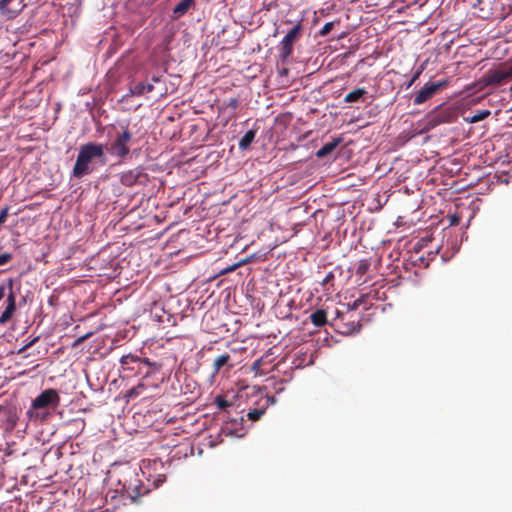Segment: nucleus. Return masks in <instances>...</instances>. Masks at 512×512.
Listing matches in <instances>:
<instances>
[{"instance_id":"f257e3e1","label":"nucleus","mask_w":512,"mask_h":512,"mask_svg":"<svg viewBox=\"0 0 512 512\" xmlns=\"http://www.w3.org/2000/svg\"><path fill=\"white\" fill-rule=\"evenodd\" d=\"M106 163L105 145L98 142L85 143L79 148L72 175L80 179L93 173L97 164L104 166Z\"/></svg>"},{"instance_id":"f03ea898","label":"nucleus","mask_w":512,"mask_h":512,"mask_svg":"<svg viewBox=\"0 0 512 512\" xmlns=\"http://www.w3.org/2000/svg\"><path fill=\"white\" fill-rule=\"evenodd\" d=\"M60 401L61 398L56 389L43 390L32 400L26 411L28 420L34 423H44L51 416V410H55L60 405Z\"/></svg>"},{"instance_id":"7ed1b4c3","label":"nucleus","mask_w":512,"mask_h":512,"mask_svg":"<svg viewBox=\"0 0 512 512\" xmlns=\"http://www.w3.org/2000/svg\"><path fill=\"white\" fill-rule=\"evenodd\" d=\"M457 118L458 112L455 108L439 105L426 114L425 118L423 119L424 126L421 132L426 133L441 124L453 123L457 120Z\"/></svg>"},{"instance_id":"20e7f679","label":"nucleus","mask_w":512,"mask_h":512,"mask_svg":"<svg viewBox=\"0 0 512 512\" xmlns=\"http://www.w3.org/2000/svg\"><path fill=\"white\" fill-rule=\"evenodd\" d=\"M131 140L132 133L128 127H121V130L116 131L110 142L105 146V150L110 156L124 160L130 154Z\"/></svg>"},{"instance_id":"39448f33","label":"nucleus","mask_w":512,"mask_h":512,"mask_svg":"<svg viewBox=\"0 0 512 512\" xmlns=\"http://www.w3.org/2000/svg\"><path fill=\"white\" fill-rule=\"evenodd\" d=\"M510 80H512V64L502 63L485 72L480 82L483 86L488 87L503 85Z\"/></svg>"},{"instance_id":"423d86ee","label":"nucleus","mask_w":512,"mask_h":512,"mask_svg":"<svg viewBox=\"0 0 512 512\" xmlns=\"http://www.w3.org/2000/svg\"><path fill=\"white\" fill-rule=\"evenodd\" d=\"M303 25L301 22L296 24L282 39L279 44L278 51L280 58L285 61L287 60L293 53V45L296 43L302 36Z\"/></svg>"},{"instance_id":"0eeeda50","label":"nucleus","mask_w":512,"mask_h":512,"mask_svg":"<svg viewBox=\"0 0 512 512\" xmlns=\"http://www.w3.org/2000/svg\"><path fill=\"white\" fill-rule=\"evenodd\" d=\"M447 85V81H439V82H428L426 83L414 96L413 103L415 105H420L428 100H430L434 95H436L442 88Z\"/></svg>"},{"instance_id":"6e6552de","label":"nucleus","mask_w":512,"mask_h":512,"mask_svg":"<svg viewBox=\"0 0 512 512\" xmlns=\"http://www.w3.org/2000/svg\"><path fill=\"white\" fill-rule=\"evenodd\" d=\"M8 287L10 288V293L7 295L6 299V308L0 315V325L6 324L13 316L16 310V296L12 290L13 288V279H8Z\"/></svg>"},{"instance_id":"1a4fd4ad","label":"nucleus","mask_w":512,"mask_h":512,"mask_svg":"<svg viewBox=\"0 0 512 512\" xmlns=\"http://www.w3.org/2000/svg\"><path fill=\"white\" fill-rule=\"evenodd\" d=\"M145 175L138 168L128 170L123 172L120 177V181L124 186L131 187L137 183L141 182V178H144Z\"/></svg>"},{"instance_id":"9d476101","label":"nucleus","mask_w":512,"mask_h":512,"mask_svg":"<svg viewBox=\"0 0 512 512\" xmlns=\"http://www.w3.org/2000/svg\"><path fill=\"white\" fill-rule=\"evenodd\" d=\"M139 480L134 478L133 483L131 482L129 485H126V483L121 484V481H119V484L121 485V488L117 489L120 493H122L127 498H130L131 500L135 501L140 496V490H139Z\"/></svg>"},{"instance_id":"9b49d317","label":"nucleus","mask_w":512,"mask_h":512,"mask_svg":"<svg viewBox=\"0 0 512 512\" xmlns=\"http://www.w3.org/2000/svg\"><path fill=\"white\" fill-rule=\"evenodd\" d=\"M341 142H342L341 138H335L332 141L324 144L316 152V157L317 158H324V157H326L327 155L331 154Z\"/></svg>"},{"instance_id":"f8f14e48","label":"nucleus","mask_w":512,"mask_h":512,"mask_svg":"<svg viewBox=\"0 0 512 512\" xmlns=\"http://www.w3.org/2000/svg\"><path fill=\"white\" fill-rule=\"evenodd\" d=\"M194 4V0H181L173 9V17L183 16Z\"/></svg>"},{"instance_id":"ddd939ff","label":"nucleus","mask_w":512,"mask_h":512,"mask_svg":"<svg viewBox=\"0 0 512 512\" xmlns=\"http://www.w3.org/2000/svg\"><path fill=\"white\" fill-rule=\"evenodd\" d=\"M312 324L316 327H322L327 323V313L323 309H317L310 315Z\"/></svg>"},{"instance_id":"4468645a","label":"nucleus","mask_w":512,"mask_h":512,"mask_svg":"<svg viewBox=\"0 0 512 512\" xmlns=\"http://www.w3.org/2000/svg\"><path fill=\"white\" fill-rule=\"evenodd\" d=\"M367 90L365 88H357L344 97V102L346 103H354L363 100L364 96L367 95Z\"/></svg>"},{"instance_id":"2eb2a0df","label":"nucleus","mask_w":512,"mask_h":512,"mask_svg":"<svg viewBox=\"0 0 512 512\" xmlns=\"http://www.w3.org/2000/svg\"><path fill=\"white\" fill-rule=\"evenodd\" d=\"M153 89V84H144L142 82H139L130 88V92L132 95L141 96L145 93L152 92Z\"/></svg>"},{"instance_id":"dca6fc26","label":"nucleus","mask_w":512,"mask_h":512,"mask_svg":"<svg viewBox=\"0 0 512 512\" xmlns=\"http://www.w3.org/2000/svg\"><path fill=\"white\" fill-rule=\"evenodd\" d=\"M256 137V130H248L239 141V149L246 150L250 147L251 143Z\"/></svg>"},{"instance_id":"f3484780","label":"nucleus","mask_w":512,"mask_h":512,"mask_svg":"<svg viewBox=\"0 0 512 512\" xmlns=\"http://www.w3.org/2000/svg\"><path fill=\"white\" fill-rule=\"evenodd\" d=\"M230 359L231 357L228 353L216 357L213 362V373L218 374L221 368L228 364Z\"/></svg>"},{"instance_id":"a211bd4d","label":"nucleus","mask_w":512,"mask_h":512,"mask_svg":"<svg viewBox=\"0 0 512 512\" xmlns=\"http://www.w3.org/2000/svg\"><path fill=\"white\" fill-rule=\"evenodd\" d=\"M140 360V357L132 354L123 355L120 359V364L123 369L133 370V367H130L131 364L137 363Z\"/></svg>"},{"instance_id":"6ab92c4d","label":"nucleus","mask_w":512,"mask_h":512,"mask_svg":"<svg viewBox=\"0 0 512 512\" xmlns=\"http://www.w3.org/2000/svg\"><path fill=\"white\" fill-rule=\"evenodd\" d=\"M370 268V262L367 259H362L359 261L357 268H356V274L359 276H363L367 273V271Z\"/></svg>"},{"instance_id":"aec40b11","label":"nucleus","mask_w":512,"mask_h":512,"mask_svg":"<svg viewBox=\"0 0 512 512\" xmlns=\"http://www.w3.org/2000/svg\"><path fill=\"white\" fill-rule=\"evenodd\" d=\"M12 0H0V10L2 14L7 15L8 17L12 18L17 15V11H11L8 9V4Z\"/></svg>"},{"instance_id":"412c9836","label":"nucleus","mask_w":512,"mask_h":512,"mask_svg":"<svg viewBox=\"0 0 512 512\" xmlns=\"http://www.w3.org/2000/svg\"><path fill=\"white\" fill-rule=\"evenodd\" d=\"M490 114L491 113H490L489 110H481V111H478L476 114H474L467 121L470 122V123H477V122L482 121L485 118H487Z\"/></svg>"},{"instance_id":"4be33fe9","label":"nucleus","mask_w":512,"mask_h":512,"mask_svg":"<svg viewBox=\"0 0 512 512\" xmlns=\"http://www.w3.org/2000/svg\"><path fill=\"white\" fill-rule=\"evenodd\" d=\"M264 413V409H250L247 413V417L252 421H256L259 420Z\"/></svg>"},{"instance_id":"5701e85b","label":"nucleus","mask_w":512,"mask_h":512,"mask_svg":"<svg viewBox=\"0 0 512 512\" xmlns=\"http://www.w3.org/2000/svg\"><path fill=\"white\" fill-rule=\"evenodd\" d=\"M145 388V385L140 383L138 384L137 386L131 388L128 392H127V396L128 397H131V398H134V397H137L139 396L142 391L144 390Z\"/></svg>"},{"instance_id":"b1692460","label":"nucleus","mask_w":512,"mask_h":512,"mask_svg":"<svg viewBox=\"0 0 512 512\" xmlns=\"http://www.w3.org/2000/svg\"><path fill=\"white\" fill-rule=\"evenodd\" d=\"M215 404L221 410L226 409L227 407H230L232 405L231 402H229L227 399H225L222 396H217L215 398Z\"/></svg>"},{"instance_id":"393cba45","label":"nucleus","mask_w":512,"mask_h":512,"mask_svg":"<svg viewBox=\"0 0 512 512\" xmlns=\"http://www.w3.org/2000/svg\"><path fill=\"white\" fill-rule=\"evenodd\" d=\"M335 25V22H328L326 23L323 28L319 31L320 36H326L330 33V31L333 29Z\"/></svg>"},{"instance_id":"a878e982","label":"nucleus","mask_w":512,"mask_h":512,"mask_svg":"<svg viewBox=\"0 0 512 512\" xmlns=\"http://www.w3.org/2000/svg\"><path fill=\"white\" fill-rule=\"evenodd\" d=\"M13 259V255L11 253L5 252L0 254V266L6 265Z\"/></svg>"},{"instance_id":"bb28decb","label":"nucleus","mask_w":512,"mask_h":512,"mask_svg":"<svg viewBox=\"0 0 512 512\" xmlns=\"http://www.w3.org/2000/svg\"><path fill=\"white\" fill-rule=\"evenodd\" d=\"M92 334H93L92 332H88L85 335L77 338L72 346L78 347L80 344H82L84 341H86L88 338H90L92 336Z\"/></svg>"},{"instance_id":"cd10ccee","label":"nucleus","mask_w":512,"mask_h":512,"mask_svg":"<svg viewBox=\"0 0 512 512\" xmlns=\"http://www.w3.org/2000/svg\"><path fill=\"white\" fill-rule=\"evenodd\" d=\"M138 362L143 363L147 366L153 367L155 370H159L161 367L159 364L151 362L148 358H140V360Z\"/></svg>"},{"instance_id":"c85d7f7f","label":"nucleus","mask_w":512,"mask_h":512,"mask_svg":"<svg viewBox=\"0 0 512 512\" xmlns=\"http://www.w3.org/2000/svg\"><path fill=\"white\" fill-rule=\"evenodd\" d=\"M9 206L4 207L0 212V224L2 225L7 220V217L9 215Z\"/></svg>"},{"instance_id":"c756f323","label":"nucleus","mask_w":512,"mask_h":512,"mask_svg":"<svg viewBox=\"0 0 512 512\" xmlns=\"http://www.w3.org/2000/svg\"><path fill=\"white\" fill-rule=\"evenodd\" d=\"M335 276H334V273L333 272H329L325 277L324 279L322 280L321 284L323 286H327L329 284L332 285V282L334 280Z\"/></svg>"},{"instance_id":"7c9ffc66","label":"nucleus","mask_w":512,"mask_h":512,"mask_svg":"<svg viewBox=\"0 0 512 512\" xmlns=\"http://www.w3.org/2000/svg\"><path fill=\"white\" fill-rule=\"evenodd\" d=\"M239 102L237 98H230L227 102V106L230 107L233 110H236L238 108Z\"/></svg>"},{"instance_id":"2f4dec72","label":"nucleus","mask_w":512,"mask_h":512,"mask_svg":"<svg viewBox=\"0 0 512 512\" xmlns=\"http://www.w3.org/2000/svg\"><path fill=\"white\" fill-rule=\"evenodd\" d=\"M241 265V263H236V264H233L225 269H223L221 272H220V275H224V274H227V273H230L232 271H234L236 268H238L239 266Z\"/></svg>"},{"instance_id":"473e14b6","label":"nucleus","mask_w":512,"mask_h":512,"mask_svg":"<svg viewBox=\"0 0 512 512\" xmlns=\"http://www.w3.org/2000/svg\"><path fill=\"white\" fill-rule=\"evenodd\" d=\"M422 73V70H418L414 73V75L411 77V80L409 81V83L407 84V87H411L414 82L419 78L420 74Z\"/></svg>"},{"instance_id":"72a5a7b5","label":"nucleus","mask_w":512,"mask_h":512,"mask_svg":"<svg viewBox=\"0 0 512 512\" xmlns=\"http://www.w3.org/2000/svg\"><path fill=\"white\" fill-rule=\"evenodd\" d=\"M38 340V337L34 338L33 340H31L29 343H27L25 346H23L19 351H18V354H21L23 353L24 351H26L28 348H30L32 345L35 344V342Z\"/></svg>"},{"instance_id":"f704fd0d","label":"nucleus","mask_w":512,"mask_h":512,"mask_svg":"<svg viewBox=\"0 0 512 512\" xmlns=\"http://www.w3.org/2000/svg\"><path fill=\"white\" fill-rule=\"evenodd\" d=\"M261 362H262V359H257L253 364H252V370L255 371L256 373H259L260 372V367H261Z\"/></svg>"},{"instance_id":"c9c22d12","label":"nucleus","mask_w":512,"mask_h":512,"mask_svg":"<svg viewBox=\"0 0 512 512\" xmlns=\"http://www.w3.org/2000/svg\"><path fill=\"white\" fill-rule=\"evenodd\" d=\"M360 304H361V300H359V299H358V300H355V301L353 302V304L351 305V309H352V310L357 309V308L360 306Z\"/></svg>"},{"instance_id":"e433bc0d","label":"nucleus","mask_w":512,"mask_h":512,"mask_svg":"<svg viewBox=\"0 0 512 512\" xmlns=\"http://www.w3.org/2000/svg\"><path fill=\"white\" fill-rule=\"evenodd\" d=\"M4 296H5V287L0 286V301L4 298Z\"/></svg>"},{"instance_id":"4c0bfd02","label":"nucleus","mask_w":512,"mask_h":512,"mask_svg":"<svg viewBox=\"0 0 512 512\" xmlns=\"http://www.w3.org/2000/svg\"><path fill=\"white\" fill-rule=\"evenodd\" d=\"M160 79H161V78H160L159 76H153V77H152V81H153V82H155V83L159 82V81H160Z\"/></svg>"}]
</instances>
